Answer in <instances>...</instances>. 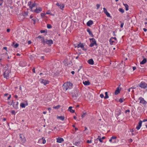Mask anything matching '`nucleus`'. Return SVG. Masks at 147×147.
I'll return each mask as SVG.
<instances>
[{"mask_svg": "<svg viewBox=\"0 0 147 147\" xmlns=\"http://www.w3.org/2000/svg\"><path fill=\"white\" fill-rule=\"evenodd\" d=\"M28 11H25L24 13L23 14V16H27L28 15Z\"/></svg>", "mask_w": 147, "mask_h": 147, "instance_id": "nucleus-40", "label": "nucleus"}, {"mask_svg": "<svg viewBox=\"0 0 147 147\" xmlns=\"http://www.w3.org/2000/svg\"><path fill=\"white\" fill-rule=\"evenodd\" d=\"M100 6V5L99 4H97L96 5L97 7V9H98Z\"/></svg>", "mask_w": 147, "mask_h": 147, "instance_id": "nucleus-55", "label": "nucleus"}, {"mask_svg": "<svg viewBox=\"0 0 147 147\" xmlns=\"http://www.w3.org/2000/svg\"><path fill=\"white\" fill-rule=\"evenodd\" d=\"M138 100H139L140 101H146L144 100V98L142 97H139L138 98Z\"/></svg>", "mask_w": 147, "mask_h": 147, "instance_id": "nucleus-39", "label": "nucleus"}, {"mask_svg": "<svg viewBox=\"0 0 147 147\" xmlns=\"http://www.w3.org/2000/svg\"><path fill=\"white\" fill-rule=\"evenodd\" d=\"M32 20L34 21L33 24H35L36 23V19L33 18L32 19Z\"/></svg>", "mask_w": 147, "mask_h": 147, "instance_id": "nucleus-54", "label": "nucleus"}, {"mask_svg": "<svg viewBox=\"0 0 147 147\" xmlns=\"http://www.w3.org/2000/svg\"><path fill=\"white\" fill-rule=\"evenodd\" d=\"M11 113L12 114L15 115H16L15 111L14 110H12L11 111Z\"/></svg>", "mask_w": 147, "mask_h": 147, "instance_id": "nucleus-51", "label": "nucleus"}, {"mask_svg": "<svg viewBox=\"0 0 147 147\" xmlns=\"http://www.w3.org/2000/svg\"><path fill=\"white\" fill-rule=\"evenodd\" d=\"M109 42L110 44L113 45L117 43V38L115 37H112L110 39Z\"/></svg>", "mask_w": 147, "mask_h": 147, "instance_id": "nucleus-7", "label": "nucleus"}, {"mask_svg": "<svg viewBox=\"0 0 147 147\" xmlns=\"http://www.w3.org/2000/svg\"><path fill=\"white\" fill-rule=\"evenodd\" d=\"M11 98V95L8 93H6L4 94L3 98L5 100H8Z\"/></svg>", "mask_w": 147, "mask_h": 147, "instance_id": "nucleus-12", "label": "nucleus"}, {"mask_svg": "<svg viewBox=\"0 0 147 147\" xmlns=\"http://www.w3.org/2000/svg\"><path fill=\"white\" fill-rule=\"evenodd\" d=\"M14 102H7V103L9 105H13Z\"/></svg>", "mask_w": 147, "mask_h": 147, "instance_id": "nucleus-47", "label": "nucleus"}, {"mask_svg": "<svg viewBox=\"0 0 147 147\" xmlns=\"http://www.w3.org/2000/svg\"><path fill=\"white\" fill-rule=\"evenodd\" d=\"M72 107L71 106L69 107L68 110L71 113H74L75 112V110L72 109Z\"/></svg>", "mask_w": 147, "mask_h": 147, "instance_id": "nucleus-27", "label": "nucleus"}, {"mask_svg": "<svg viewBox=\"0 0 147 147\" xmlns=\"http://www.w3.org/2000/svg\"><path fill=\"white\" fill-rule=\"evenodd\" d=\"M41 139L42 140V143L43 144H45L46 142V141L45 140V138L43 137Z\"/></svg>", "mask_w": 147, "mask_h": 147, "instance_id": "nucleus-44", "label": "nucleus"}, {"mask_svg": "<svg viewBox=\"0 0 147 147\" xmlns=\"http://www.w3.org/2000/svg\"><path fill=\"white\" fill-rule=\"evenodd\" d=\"M19 45L18 44L16 43L15 45H13V47L14 48H16L18 47Z\"/></svg>", "mask_w": 147, "mask_h": 147, "instance_id": "nucleus-42", "label": "nucleus"}, {"mask_svg": "<svg viewBox=\"0 0 147 147\" xmlns=\"http://www.w3.org/2000/svg\"><path fill=\"white\" fill-rule=\"evenodd\" d=\"M18 96L17 95H15L14 96V98H15L17 99V100H19V99H18Z\"/></svg>", "mask_w": 147, "mask_h": 147, "instance_id": "nucleus-61", "label": "nucleus"}, {"mask_svg": "<svg viewBox=\"0 0 147 147\" xmlns=\"http://www.w3.org/2000/svg\"><path fill=\"white\" fill-rule=\"evenodd\" d=\"M123 5H124V6L125 7V10L126 11H127L128 10V5L127 4H124L123 3Z\"/></svg>", "mask_w": 147, "mask_h": 147, "instance_id": "nucleus-30", "label": "nucleus"}, {"mask_svg": "<svg viewBox=\"0 0 147 147\" xmlns=\"http://www.w3.org/2000/svg\"><path fill=\"white\" fill-rule=\"evenodd\" d=\"M39 82L41 84H43L44 85L46 86L47 84L49 83V81L48 80H44L42 78H40L39 80Z\"/></svg>", "mask_w": 147, "mask_h": 147, "instance_id": "nucleus-8", "label": "nucleus"}, {"mask_svg": "<svg viewBox=\"0 0 147 147\" xmlns=\"http://www.w3.org/2000/svg\"><path fill=\"white\" fill-rule=\"evenodd\" d=\"M44 57H45L44 56H42L41 57L40 59H42V60H44Z\"/></svg>", "mask_w": 147, "mask_h": 147, "instance_id": "nucleus-63", "label": "nucleus"}, {"mask_svg": "<svg viewBox=\"0 0 147 147\" xmlns=\"http://www.w3.org/2000/svg\"><path fill=\"white\" fill-rule=\"evenodd\" d=\"M28 103L27 102H25L24 103L22 102L20 104V107L22 108H25L26 106H28Z\"/></svg>", "mask_w": 147, "mask_h": 147, "instance_id": "nucleus-14", "label": "nucleus"}, {"mask_svg": "<svg viewBox=\"0 0 147 147\" xmlns=\"http://www.w3.org/2000/svg\"><path fill=\"white\" fill-rule=\"evenodd\" d=\"M83 84L85 86H87L89 85L90 84V82L89 81H86L85 82H83Z\"/></svg>", "mask_w": 147, "mask_h": 147, "instance_id": "nucleus-28", "label": "nucleus"}, {"mask_svg": "<svg viewBox=\"0 0 147 147\" xmlns=\"http://www.w3.org/2000/svg\"><path fill=\"white\" fill-rule=\"evenodd\" d=\"M64 65L66 66H71L72 65V63L71 61H67V60H64L63 61Z\"/></svg>", "mask_w": 147, "mask_h": 147, "instance_id": "nucleus-9", "label": "nucleus"}, {"mask_svg": "<svg viewBox=\"0 0 147 147\" xmlns=\"http://www.w3.org/2000/svg\"><path fill=\"white\" fill-rule=\"evenodd\" d=\"M72 96L74 99H75L78 96L80 95V92L79 90L76 88H74V90L72 92Z\"/></svg>", "mask_w": 147, "mask_h": 147, "instance_id": "nucleus-2", "label": "nucleus"}, {"mask_svg": "<svg viewBox=\"0 0 147 147\" xmlns=\"http://www.w3.org/2000/svg\"><path fill=\"white\" fill-rule=\"evenodd\" d=\"M103 9L104 10V12L105 13H106L108 12L107 10L105 7H104L103 8Z\"/></svg>", "mask_w": 147, "mask_h": 147, "instance_id": "nucleus-50", "label": "nucleus"}, {"mask_svg": "<svg viewBox=\"0 0 147 147\" xmlns=\"http://www.w3.org/2000/svg\"><path fill=\"white\" fill-rule=\"evenodd\" d=\"M23 135L22 134H20V138L21 141L23 143H25V141H26V140H25V138H23Z\"/></svg>", "mask_w": 147, "mask_h": 147, "instance_id": "nucleus-24", "label": "nucleus"}, {"mask_svg": "<svg viewBox=\"0 0 147 147\" xmlns=\"http://www.w3.org/2000/svg\"><path fill=\"white\" fill-rule=\"evenodd\" d=\"M147 62L146 58H144L143 60L140 62V64L143 65L146 63Z\"/></svg>", "mask_w": 147, "mask_h": 147, "instance_id": "nucleus-26", "label": "nucleus"}, {"mask_svg": "<svg viewBox=\"0 0 147 147\" xmlns=\"http://www.w3.org/2000/svg\"><path fill=\"white\" fill-rule=\"evenodd\" d=\"M90 44L89 45V46L90 47H93L94 45L96 46H97V44L96 43V41L95 39L94 38H90L89 39Z\"/></svg>", "mask_w": 147, "mask_h": 147, "instance_id": "nucleus-5", "label": "nucleus"}, {"mask_svg": "<svg viewBox=\"0 0 147 147\" xmlns=\"http://www.w3.org/2000/svg\"><path fill=\"white\" fill-rule=\"evenodd\" d=\"M76 47H77L78 48L80 47L84 51H86L87 50V49L85 48L84 45H83V44L81 42H80L79 44H78L76 46Z\"/></svg>", "mask_w": 147, "mask_h": 147, "instance_id": "nucleus-10", "label": "nucleus"}, {"mask_svg": "<svg viewBox=\"0 0 147 147\" xmlns=\"http://www.w3.org/2000/svg\"><path fill=\"white\" fill-rule=\"evenodd\" d=\"M73 84L70 82H67L64 83L63 86V90L66 91L68 89H71L72 88Z\"/></svg>", "mask_w": 147, "mask_h": 147, "instance_id": "nucleus-1", "label": "nucleus"}, {"mask_svg": "<svg viewBox=\"0 0 147 147\" xmlns=\"http://www.w3.org/2000/svg\"><path fill=\"white\" fill-rule=\"evenodd\" d=\"M98 140H99L100 142H103V140H102V139L101 138V137L100 136H98V138L96 139V140H95L94 142L95 143H97L96 142V141H98Z\"/></svg>", "mask_w": 147, "mask_h": 147, "instance_id": "nucleus-23", "label": "nucleus"}, {"mask_svg": "<svg viewBox=\"0 0 147 147\" xmlns=\"http://www.w3.org/2000/svg\"><path fill=\"white\" fill-rule=\"evenodd\" d=\"M140 103H142L143 104L144 106H145L147 102H139Z\"/></svg>", "mask_w": 147, "mask_h": 147, "instance_id": "nucleus-45", "label": "nucleus"}, {"mask_svg": "<svg viewBox=\"0 0 147 147\" xmlns=\"http://www.w3.org/2000/svg\"><path fill=\"white\" fill-rule=\"evenodd\" d=\"M121 113V111L120 109L117 108L115 111V116L117 117Z\"/></svg>", "mask_w": 147, "mask_h": 147, "instance_id": "nucleus-13", "label": "nucleus"}, {"mask_svg": "<svg viewBox=\"0 0 147 147\" xmlns=\"http://www.w3.org/2000/svg\"><path fill=\"white\" fill-rule=\"evenodd\" d=\"M35 67H33V69H32V71L33 73H35Z\"/></svg>", "mask_w": 147, "mask_h": 147, "instance_id": "nucleus-59", "label": "nucleus"}, {"mask_svg": "<svg viewBox=\"0 0 147 147\" xmlns=\"http://www.w3.org/2000/svg\"><path fill=\"white\" fill-rule=\"evenodd\" d=\"M18 102H14L13 104V107L15 109L18 108Z\"/></svg>", "mask_w": 147, "mask_h": 147, "instance_id": "nucleus-19", "label": "nucleus"}, {"mask_svg": "<svg viewBox=\"0 0 147 147\" xmlns=\"http://www.w3.org/2000/svg\"><path fill=\"white\" fill-rule=\"evenodd\" d=\"M87 62L89 64L91 65H93L94 64V61L92 59H89Z\"/></svg>", "mask_w": 147, "mask_h": 147, "instance_id": "nucleus-21", "label": "nucleus"}, {"mask_svg": "<svg viewBox=\"0 0 147 147\" xmlns=\"http://www.w3.org/2000/svg\"><path fill=\"white\" fill-rule=\"evenodd\" d=\"M28 44L29 45L32 42L30 40H29L28 41Z\"/></svg>", "mask_w": 147, "mask_h": 147, "instance_id": "nucleus-64", "label": "nucleus"}, {"mask_svg": "<svg viewBox=\"0 0 147 147\" xmlns=\"http://www.w3.org/2000/svg\"><path fill=\"white\" fill-rule=\"evenodd\" d=\"M80 144V142H76L74 143V144L76 146H78Z\"/></svg>", "mask_w": 147, "mask_h": 147, "instance_id": "nucleus-34", "label": "nucleus"}, {"mask_svg": "<svg viewBox=\"0 0 147 147\" xmlns=\"http://www.w3.org/2000/svg\"><path fill=\"white\" fill-rule=\"evenodd\" d=\"M83 114L82 115V118H83L84 117H85L86 115V113L83 112Z\"/></svg>", "mask_w": 147, "mask_h": 147, "instance_id": "nucleus-48", "label": "nucleus"}, {"mask_svg": "<svg viewBox=\"0 0 147 147\" xmlns=\"http://www.w3.org/2000/svg\"><path fill=\"white\" fill-rule=\"evenodd\" d=\"M100 96L101 98H104L105 96H104V95L102 94H100Z\"/></svg>", "mask_w": 147, "mask_h": 147, "instance_id": "nucleus-56", "label": "nucleus"}, {"mask_svg": "<svg viewBox=\"0 0 147 147\" xmlns=\"http://www.w3.org/2000/svg\"><path fill=\"white\" fill-rule=\"evenodd\" d=\"M47 27L48 29H50L52 28V26L51 24H48L47 25Z\"/></svg>", "mask_w": 147, "mask_h": 147, "instance_id": "nucleus-46", "label": "nucleus"}, {"mask_svg": "<svg viewBox=\"0 0 147 147\" xmlns=\"http://www.w3.org/2000/svg\"><path fill=\"white\" fill-rule=\"evenodd\" d=\"M37 38H39L40 39H41V43H42V40H43V39H44V37H42L40 35H39L37 37Z\"/></svg>", "mask_w": 147, "mask_h": 147, "instance_id": "nucleus-37", "label": "nucleus"}, {"mask_svg": "<svg viewBox=\"0 0 147 147\" xmlns=\"http://www.w3.org/2000/svg\"><path fill=\"white\" fill-rule=\"evenodd\" d=\"M119 11L122 13H124L125 11L124 9L122 8H119Z\"/></svg>", "mask_w": 147, "mask_h": 147, "instance_id": "nucleus-38", "label": "nucleus"}, {"mask_svg": "<svg viewBox=\"0 0 147 147\" xmlns=\"http://www.w3.org/2000/svg\"><path fill=\"white\" fill-rule=\"evenodd\" d=\"M105 14H106V15L107 16V17H109V18H111L112 17L110 15V13H108V12H107Z\"/></svg>", "mask_w": 147, "mask_h": 147, "instance_id": "nucleus-43", "label": "nucleus"}, {"mask_svg": "<svg viewBox=\"0 0 147 147\" xmlns=\"http://www.w3.org/2000/svg\"><path fill=\"white\" fill-rule=\"evenodd\" d=\"M120 22L121 23V25H120V27L121 28H122L123 27V25H124V23L123 22H121V21H120Z\"/></svg>", "mask_w": 147, "mask_h": 147, "instance_id": "nucleus-53", "label": "nucleus"}, {"mask_svg": "<svg viewBox=\"0 0 147 147\" xmlns=\"http://www.w3.org/2000/svg\"><path fill=\"white\" fill-rule=\"evenodd\" d=\"M105 96L104 97L105 99H107L108 98L109 96L108 95V92H105Z\"/></svg>", "mask_w": 147, "mask_h": 147, "instance_id": "nucleus-36", "label": "nucleus"}, {"mask_svg": "<svg viewBox=\"0 0 147 147\" xmlns=\"http://www.w3.org/2000/svg\"><path fill=\"white\" fill-rule=\"evenodd\" d=\"M28 5L29 6V7L30 9V11H32L33 10V7H35L36 6V4L35 1L33 2L32 1H30L28 2Z\"/></svg>", "mask_w": 147, "mask_h": 147, "instance_id": "nucleus-4", "label": "nucleus"}, {"mask_svg": "<svg viewBox=\"0 0 147 147\" xmlns=\"http://www.w3.org/2000/svg\"><path fill=\"white\" fill-rule=\"evenodd\" d=\"M92 141L91 140H88L86 142L88 143H92Z\"/></svg>", "mask_w": 147, "mask_h": 147, "instance_id": "nucleus-60", "label": "nucleus"}, {"mask_svg": "<svg viewBox=\"0 0 147 147\" xmlns=\"http://www.w3.org/2000/svg\"><path fill=\"white\" fill-rule=\"evenodd\" d=\"M128 142L129 143H131L133 142V140L132 139L130 138L128 140Z\"/></svg>", "mask_w": 147, "mask_h": 147, "instance_id": "nucleus-52", "label": "nucleus"}, {"mask_svg": "<svg viewBox=\"0 0 147 147\" xmlns=\"http://www.w3.org/2000/svg\"><path fill=\"white\" fill-rule=\"evenodd\" d=\"M57 118L58 119H59L63 121L64 120L65 117L63 116H57Z\"/></svg>", "mask_w": 147, "mask_h": 147, "instance_id": "nucleus-29", "label": "nucleus"}, {"mask_svg": "<svg viewBox=\"0 0 147 147\" xmlns=\"http://www.w3.org/2000/svg\"><path fill=\"white\" fill-rule=\"evenodd\" d=\"M125 99H123V98H120V99H118V101H123V100H125Z\"/></svg>", "mask_w": 147, "mask_h": 147, "instance_id": "nucleus-57", "label": "nucleus"}, {"mask_svg": "<svg viewBox=\"0 0 147 147\" xmlns=\"http://www.w3.org/2000/svg\"><path fill=\"white\" fill-rule=\"evenodd\" d=\"M111 139L113 140V142L114 143L116 139L117 138V137L115 136H113L111 138Z\"/></svg>", "mask_w": 147, "mask_h": 147, "instance_id": "nucleus-31", "label": "nucleus"}, {"mask_svg": "<svg viewBox=\"0 0 147 147\" xmlns=\"http://www.w3.org/2000/svg\"><path fill=\"white\" fill-rule=\"evenodd\" d=\"M51 13V11L50 10H49L47 11L45 13L46 14H50Z\"/></svg>", "mask_w": 147, "mask_h": 147, "instance_id": "nucleus-49", "label": "nucleus"}, {"mask_svg": "<svg viewBox=\"0 0 147 147\" xmlns=\"http://www.w3.org/2000/svg\"><path fill=\"white\" fill-rule=\"evenodd\" d=\"M93 24V21L91 20H90L87 22L86 24L88 26H90L91 25H92Z\"/></svg>", "mask_w": 147, "mask_h": 147, "instance_id": "nucleus-20", "label": "nucleus"}, {"mask_svg": "<svg viewBox=\"0 0 147 147\" xmlns=\"http://www.w3.org/2000/svg\"><path fill=\"white\" fill-rule=\"evenodd\" d=\"M42 43L44 45H45L46 44L48 45L49 46H50L53 44V41L52 40H48L47 39H43L42 40Z\"/></svg>", "mask_w": 147, "mask_h": 147, "instance_id": "nucleus-3", "label": "nucleus"}, {"mask_svg": "<svg viewBox=\"0 0 147 147\" xmlns=\"http://www.w3.org/2000/svg\"><path fill=\"white\" fill-rule=\"evenodd\" d=\"M64 4H60V6H59L60 9L61 10H63L64 7Z\"/></svg>", "mask_w": 147, "mask_h": 147, "instance_id": "nucleus-33", "label": "nucleus"}, {"mask_svg": "<svg viewBox=\"0 0 147 147\" xmlns=\"http://www.w3.org/2000/svg\"><path fill=\"white\" fill-rule=\"evenodd\" d=\"M40 32L41 33H45V35H47V29H45L44 30H41L40 31Z\"/></svg>", "mask_w": 147, "mask_h": 147, "instance_id": "nucleus-32", "label": "nucleus"}, {"mask_svg": "<svg viewBox=\"0 0 147 147\" xmlns=\"http://www.w3.org/2000/svg\"><path fill=\"white\" fill-rule=\"evenodd\" d=\"M139 86L141 88L145 89V88L144 87V86H145V82L143 81L141 82L139 85Z\"/></svg>", "mask_w": 147, "mask_h": 147, "instance_id": "nucleus-16", "label": "nucleus"}, {"mask_svg": "<svg viewBox=\"0 0 147 147\" xmlns=\"http://www.w3.org/2000/svg\"><path fill=\"white\" fill-rule=\"evenodd\" d=\"M142 121L140 120L138 123V125L136 126V129H137V130H138L140 129L141 127L142 126Z\"/></svg>", "mask_w": 147, "mask_h": 147, "instance_id": "nucleus-17", "label": "nucleus"}, {"mask_svg": "<svg viewBox=\"0 0 147 147\" xmlns=\"http://www.w3.org/2000/svg\"><path fill=\"white\" fill-rule=\"evenodd\" d=\"M61 107V106L60 105H58L57 106H54L53 107V108L54 109H59L60 107Z\"/></svg>", "mask_w": 147, "mask_h": 147, "instance_id": "nucleus-35", "label": "nucleus"}, {"mask_svg": "<svg viewBox=\"0 0 147 147\" xmlns=\"http://www.w3.org/2000/svg\"><path fill=\"white\" fill-rule=\"evenodd\" d=\"M27 64L26 62L25 61H21L19 63V65L20 66L24 67L26 66Z\"/></svg>", "mask_w": 147, "mask_h": 147, "instance_id": "nucleus-15", "label": "nucleus"}, {"mask_svg": "<svg viewBox=\"0 0 147 147\" xmlns=\"http://www.w3.org/2000/svg\"><path fill=\"white\" fill-rule=\"evenodd\" d=\"M11 72V70H8V68H7L3 74V75L5 78L8 79L9 78V74Z\"/></svg>", "mask_w": 147, "mask_h": 147, "instance_id": "nucleus-6", "label": "nucleus"}, {"mask_svg": "<svg viewBox=\"0 0 147 147\" xmlns=\"http://www.w3.org/2000/svg\"><path fill=\"white\" fill-rule=\"evenodd\" d=\"M57 142L59 143H61L64 141V140L62 138H59L57 139Z\"/></svg>", "mask_w": 147, "mask_h": 147, "instance_id": "nucleus-22", "label": "nucleus"}, {"mask_svg": "<svg viewBox=\"0 0 147 147\" xmlns=\"http://www.w3.org/2000/svg\"><path fill=\"white\" fill-rule=\"evenodd\" d=\"M130 112V110L129 109H127L125 111V113H126L127 112Z\"/></svg>", "mask_w": 147, "mask_h": 147, "instance_id": "nucleus-62", "label": "nucleus"}, {"mask_svg": "<svg viewBox=\"0 0 147 147\" xmlns=\"http://www.w3.org/2000/svg\"><path fill=\"white\" fill-rule=\"evenodd\" d=\"M87 31L89 35L91 36L92 37H94V35L93 34L92 32L91 31L90 29L88 28L87 29Z\"/></svg>", "mask_w": 147, "mask_h": 147, "instance_id": "nucleus-18", "label": "nucleus"}, {"mask_svg": "<svg viewBox=\"0 0 147 147\" xmlns=\"http://www.w3.org/2000/svg\"><path fill=\"white\" fill-rule=\"evenodd\" d=\"M119 87H118L117 88L116 90H115V95L118 94L120 92V90L119 89Z\"/></svg>", "mask_w": 147, "mask_h": 147, "instance_id": "nucleus-25", "label": "nucleus"}, {"mask_svg": "<svg viewBox=\"0 0 147 147\" xmlns=\"http://www.w3.org/2000/svg\"><path fill=\"white\" fill-rule=\"evenodd\" d=\"M46 13H41L40 14L41 17L42 18H43L45 16Z\"/></svg>", "mask_w": 147, "mask_h": 147, "instance_id": "nucleus-41", "label": "nucleus"}, {"mask_svg": "<svg viewBox=\"0 0 147 147\" xmlns=\"http://www.w3.org/2000/svg\"><path fill=\"white\" fill-rule=\"evenodd\" d=\"M98 53L100 55L102 54V53L101 52V51L100 50H98Z\"/></svg>", "mask_w": 147, "mask_h": 147, "instance_id": "nucleus-58", "label": "nucleus"}, {"mask_svg": "<svg viewBox=\"0 0 147 147\" xmlns=\"http://www.w3.org/2000/svg\"><path fill=\"white\" fill-rule=\"evenodd\" d=\"M42 11V8L41 7H39L38 8H36L35 9L33 10L32 11L35 13H39Z\"/></svg>", "mask_w": 147, "mask_h": 147, "instance_id": "nucleus-11", "label": "nucleus"}]
</instances>
